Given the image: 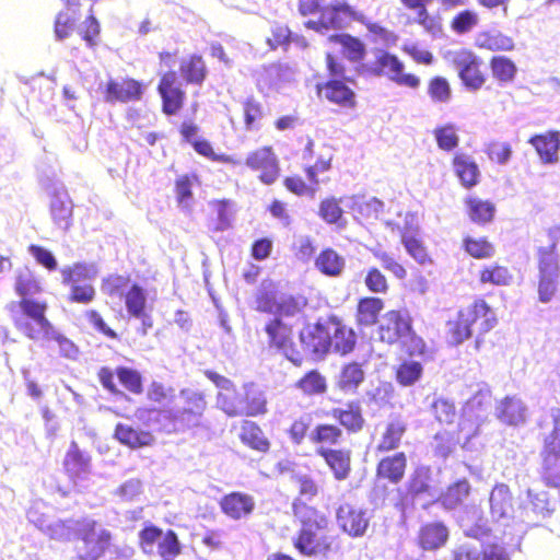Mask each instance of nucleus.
<instances>
[{
	"label": "nucleus",
	"mask_w": 560,
	"mask_h": 560,
	"mask_svg": "<svg viewBox=\"0 0 560 560\" xmlns=\"http://www.w3.org/2000/svg\"><path fill=\"white\" fill-rule=\"evenodd\" d=\"M13 288L15 294L20 298L19 301L9 305L15 329L32 340H65L63 337L56 332L54 325L46 315L48 310L47 302L32 299L33 295L43 292V287L30 268H24L16 272Z\"/></svg>",
	"instance_id": "nucleus-1"
},
{
	"label": "nucleus",
	"mask_w": 560,
	"mask_h": 560,
	"mask_svg": "<svg viewBox=\"0 0 560 560\" xmlns=\"http://www.w3.org/2000/svg\"><path fill=\"white\" fill-rule=\"evenodd\" d=\"M292 511L299 529L292 537L293 548L302 557H328L338 550L329 517L317 508L295 500Z\"/></svg>",
	"instance_id": "nucleus-2"
},
{
	"label": "nucleus",
	"mask_w": 560,
	"mask_h": 560,
	"mask_svg": "<svg viewBox=\"0 0 560 560\" xmlns=\"http://www.w3.org/2000/svg\"><path fill=\"white\" fill-rule=\"evenodd\" d=\"M183 406L177 410L170 408H148V413H155L159 430L166 434H178L205 427L203 416L208 408L206 396L199 392L182 390Z\"/></svg>",
	"instance_id": "nucleus-3"
},
{
	"label": "nucleus",
	"mask_w": 560,
	"mask_h": 560,
	"mask_svg": "<svg viewBox=\"0 0 560 560\" xmlns=\"http://www.w3.org/2000/svg\"><path fill=\"white\" fill-rule=\"evenodd\" d=\"M298 12L302 16L317 14L316 19L307 20L304 26L318 34L343 30L351 21L362 22L363 19V15L345 0H335L328 4L322 0H299Z\"/></svg>",
	"instance_id": "nucleus-4"
},
{
	"label": "nucleus",
	"mask_w": 560,
	"mask_h": 560,
	"mask_svg": "<svg viewBox=\"0 0 560 560\" xmlns=\"http://www.w3.org/2000/svg\"><path fill=\"white\" fill-rule=\"evenodd\" d=\"M325 67L328 74L326 81L315 85L319 98L342 110H354L358 107V95L353 89L355 80L346 77V66L335 51H326Z\"/></svg>",
	"instance_id": "nucleus-5"
},
{
	"label": "nucleus",
	"mask_w": 560,
	"mask_h": 560,
	"mask_svg": "<svg viewBox=\"0 0 560 560\" xmlns=\"http://www.w3.org/2000/svg\"><path fill=\"white\" fill-rule=\"evenodd\" d=\"M378 340L385 345H399L409 357L427 352L424 340L413 329V320L407 310H389L377 325Z\"/></svg>",
	"instance_id": "nucleus-6"
},
{
	"label": "nucleus",
	"mask_w": 560,
	"mask_h": 560,
	"mask_svg": "<svg viewBox=\"0 0 560 560\" xmlns=\"http://www.w3.org/2000/svg\"><path fill=\"white\" fill-rule=\"evenodd\" d=\"M405 66L399 58L387 50H377L373 62L362 65L360 72L371 77H388L400 86L416 90L420 86L421 80L413 73H405Z\"/></svg>",
	"instance_id": "nucleus-7"
},
{
	"label": "nucleus",
	"mask_w": 560,
	"mask_h": 560,
	"mask_svg": "<svg viewBox=\"0 0 560 560\" xmlns=\"http://www.w3.org/2000/svg\"><path fill=\"white\" fill-rule=\"evenodd\" d=\"M177 130L182 141L189 144L198 155L224 165L237 166L240 164V160L235 155L215 152L213 144L208 139L198 137L200 127L194 119H184Z\"/></svg>",
	"instance_id": "nucleus-8"
},
{
	"label": "nucleus",
	"mask_w": 560,
	"mask_h": 560,
	"mask_svg": "<svg viewBox=\"0 0 560 560\" xmlns=\"http://www.w3.org/2000/svg\"><path fill=\"white\" fill-rule=\"evenodd\" d=\"M552 431L541 451L542 479L548 487H560V411L552 416Z\"/></svg>",
	"instance_id": "nucleus-9"
},
{
	"label": "nucleus",
	"mask_w": 560,
	"mask_h": 560,
	"mask_svg": "<svg viewBox=\"0 0 560 560\" xmlns=\"http://www.w3.org/2000/svg\"><path fill=\"white\" fill-rule=\"evenodd\" d=\"M156 92L161 101V110L165 116H176L184 109L187 94L176 71L167 70L160 74Z\"/></svg>",
	"instance_id": "nucleus-10"
},
{
	"label": "nucleus",
	"mask_w": 560,
	"mask_h": 560,
	"mask_svg": "<svg viewBox=\"0 0 560 560\" xmlns=\"http://www.w3.org/2000/svg\"><path fill=\"white\" fill-rule=\"evenodd\" d=\"M115 376L118 378L120 385L133 395H140L143 392V380L140 372L129 366H117L113 371L108 366H102L97 371V380L102 387L112 395H122L118 388Z\"/></svg>",
	"instance_id": "nucleus-11"
},
{
	"label": "nucleus",
	"mask_w": 560,
	"mask_h": 560,
	"mask_svg": "<svg viewBox=\"0 0 560 560\" xmlns=\"http://www.w3.org/2000/svg\"><path fill=\"white\" fill-rule=\"evenodd\" d=\"M138 537L139 546L144 553L151 555L158 541V552L162 558L177 557L182 552L177 534L173 529H168L163 534L160 527L147 524L139 532Z\"/></svg>",
	"instance_id": "nucleus-12"
},
{
	"label": "nucleus",
	"mask_w": 560,
	"mask_h": 560,
	"mask_svg": "<svg viewBox=\"0 0 560 560\" xmlns=\"http://www.w3.org/2000/svg\"><path fill=\"white\" fill-rule=\"evenodd\" d=\"M452 63L457 70L463 85L472 92L479 91L487 82L481 59L470 49L453 52Z\"/></svg>",
	"instance_id": "nucleus-13"
},
{
	"label": "nucleus",
	"mask_w": 560,
	"mask_h": 560,
	"mask_svg": "<svg viewBox=\"0 0 560 560\" xmlns=\"http://www.w3.org/2000/svg\"><path fill=\"white\" fill-rule=\"evenodd\" d=\"M97 522L92 518H81L75 522V535L84 545V552L102 558L112 546L113 536L107 529L97 530Z\"/></svg>",
	"instance_id": "nucleus-14"
},
{
	"label": "nucleus",
	"mask_w": 560,
	"mask_h": 560,
	"mask_svg": "<svg viewBox=\"0 0 560 560\" xmlns=\"http://www.w3.org/2000/svg\"><path fill=\"white\" fill-rule=\"evenodd\" d=\"M471 330L477 329L475 348L479 350L483 342L482 335L489 332L497 325L495 313L485 299H475L470 304L459 310Z\"/></svg>",
	"instance_id": "nucleus-15"
},
{
	"label": "nucleus",
	"mask_w": 560,
	"mask_h": 560,
	"mask_svg": "<svg viewBox=\"0 0 560 560\" xmlns=\"http://www.w3.org/2000/svg\"><path fill=\"white\" fill-rule=\"evenodd\" d=\"M245 165L258 173V178L265 185H272L280 176V164L271 145L252 150L245 158Z\"/></svg>",
	"instance_id": "nucleus-16"
},
{
	"label": "nucleus",
	"mask_w": 560,
	"mask_h": 560,
	"mask_svg": "<svg viewBox=\"0 0 560 560\" xmlns=\"http://www.w3.org/2000/svg\"><path fill=\"white\" fill-rule=\"evenodd\" d=\"M264 329L268 336L270 348L282 352L293 363H300L301 360L294 347V335L291 325L285 324L279 317H273L266 323Z\"/></svg>",
	"instance_id": "nucleus-17"
},
{
	"label": "nucleus",
	"mask_w": 560,
	"mask_h": 560,
	"mask_svg": "<svg viewBox=\"0 0 560 560\" xmlns=\"http://www.w3.org/2000/svg\"><path fill=\"white\" fill-rule=\"evenodd\" d=\"M330 315L318 318L315 324L305 327L300 332L303 348L311 354L322 358L331 349Z\"/></svg>",
	"instance_id": "nucleus-18"
},
{
	"label": "nucleus",
	"mask_w": 560,
	"mask_h": 560,
	"mask_svg": "<svg viewBox=\"0 0 560 560\" xmlns=\"http://www.w3.org/2000/svg\"><path fill=\"white\" fill-rule=\"evenodd\" d=\"M408 457L405 452L386 454L375 466V480L385 485H399L406 477Z\"/></svg>",
	"instance_id": "nucleus-19"
},
{
	"label": "nucleus",
	"mask_w": 560,
	"mask_h": 560,
	"mask_svg": "<svg viewBox=\"0 0 560 560\" xmlns=\"http://www.w3.org/2000/svg\"><path fill=\"white\" fill-rule=\"evenodd\" d=\"M107 103H129L139 101L143 95V84L133 78L109 79L103 90Z\"/></svg>",
	"instance_id": "nucleus-20"
},
{
	"label": "nucleus",
	"mask_w": 560,
	"mask_h": 560,
	"mask_svg": "<svg viewBox=\"0 0 560 560\" xmlns=\"http://www.w3.org/2000/svg\"><path fill=\"white\" fill-rule=\"evenodd\" d=\"M336 520L340 529L351 537H362L369 527L365 510L351 503H342L336 510Z\"/></svg>",
	"instance_id": "nucleus-21"
},
{
	"label": "nucleus",
	"mask_w": 560,
	"mask_h": 560,
	"mask_svg": "<svg viewBox=\"0 0 560 560\" xmlns=\"http://www.w3.org/2000/svg\"><path fill=\"white\" fill-rule=\"evenodd\" d=\"M219 508L228 518L241 521L254 513L256 501L252 494L232 491L221 497Z\"/></svg>",
	"instance_id": "nucleus-22"
},
{
	"label": "nucleus",
	"mask_w": 560,
	"mask_h": 560,
	"mask_svg": "<svg viewBox=\"0 0 560 560\" xmlns=\"http://www.w3.org/2000/svg\"><path fill=\"white\" fill-rule=\"evenodd\" d=\"M407 430L408 424L401 416L398 415L389 418L380 432L375 452L387 454L397 451L402 444Z\"/></svg>",
	"instance_id": "nucleus-23"
},
{
	"label": "nucleus",
	"mask_w": 560,
	"mask_h": 560,
	"mask_svg": "<svg viewBox=\"0 0 560 560\" xmlns=\"http://www.w3.org/2000/svg\"><path fill=\"white\" fill-rule=\"evenodd\" d=\"M330 416L337 421V425L348 434L360 433L366 423L363 409L358 400H349L345 407L332 408Z\"/></svg>",
	"instance_id": "nucleus-24"
},
{
	"label": "nucleus",
	"mask_w": 560,
	"mask_h": 560,
	"mask_svg": "<svg viewBox=\"0 0 560 560\" xmlns=\"http://www.w3.org/2000/svg\"><path fill=\"white\" fill-rule=\"evenodd\" d=\"M337 481L347 480L352 472V452L349 448L316 450Z\"/></svg>",
	"instance_id": "nucleus-25"
},
{
	"label": "nucleus",
	"mask_w": 560,
	"mask_h": 560,
	"mask_svg": "<svg viewBox=\"0 0 560 560\" xmlns=\"http://www.w3.org/2000/svg\"><path fill=\"white\" fill-rule=\"evenodd\" d=\"M384 308L385 302L378 296L366 295L358 299L353 315L357 327L363 329L377 325Z\"/></svg>",
	"instance_id": "nucleus-26"
},
{
	"label": "nucleus",
	"mask_w": 560,
	"mask_h": 560,
	"mask_svg": "<svg viewBox=\"0 0 560 560\" xmlns=\"http://www.w3.org/2000/svg\"><path fill=\"white\" fill-rule=\"evenodd\" d=\"M178 71L187 85L202 86L209 77L206 59L200 54H190L183 58Z\"/></svg>",
	"instance_id": "nucleus-27"
},
{
	"label": "nucleus",
	"mask_w": 560,
	"mask_h": 560,
	"mask_svg": "<svg viewBox=\"0 0 560 560\" xmlns=\"http://www.w3.org/2000/svg\"><path fill=\"white\" fill-rule=\"evenodd\" d=\"M327 42L340 47V56L351 63H361L366 56V46L359 37L350 33H334Z\"/></svg>",
	"instance_id": "nucleus-28"
},
{
	"label": "nucleus",
	"mask_w": 560,
	"mask_h": 560,
	"mask_svg": "<svg viewBox=\"0 0 560 560\" xmlns=\"http://www.w3.org/2000/svg\"><path fill=\"white\" fill-rule=\"evenodd\" d=\"M114 438L131 450L152 446L155 442L154 434L150 430L135 428L127 423H117L114 429Z\"/></svg>",
	"instance_id": "nucleus-29"
},
{
	"label": "nucleus",
	"mask_w": 560,
	"mask_h": 560,
	"mask_svg": "<svg viewBox=\"0 0 560 560\" xmlns=\"http://www.w3.org/2000/svg\"><path fill=\"white\" fill-rule=\"evenodd\" d=\"M450 537L446 525L442 522H430L420 526L417 545L424 551H434L443 547Z\"/></svg>",
	"instance_id": "nucleus-30"
},
{
	"label": "nucleus",
	"mask_w": 560,
	"mask_h": 560,
	"mask_svg": "<svg viewBox=\"0 0 560 560\" xmlns=\"http://www.w3.org/2000/svg\"><path fill=\"white\" fill-rule=\"evenodd\" d=\"M540 161L544 164H553L559 160L558 151L560 148V132L548 130L544 133L534 135L528 139Z\"/></svg>",
	"instance_id": "nucleus-31"
},
{
	"label": "nucleus",
	"mask_w": 560,
	"mask_h": 560,
	"mask_svg": "<svg viewBox=\"0 0 560 560\" xmlns=\"http://www.w3.org/2000/svg\"><path fill=\"white\" fill-rule=\"evenodd\" d=\"M331 348L341 355L352 352L357 345L354 330L347 326L338 316L330 315Z\"/></svg>",
	"instance_id": "nucleus-32"
},
{
	"label": "nucleus",
	"mask_w": 560,
	"mask_h": 560,
	"mask_svg": "<svg viewBox=\"0 0 560 560\" xmlns=\"http://www.w3.org/2000/svg\"><path fill=\"white\" fill-rule=\"evenodd\" d=\"M343 440V431L335 423H317L308 434V441L316 450H334Z\"/></svg>",
	"instance_id": "nucleus-33"
},
{
	"label": "nucleus",
	"mask_w": 560,
	"mask_h": 560,
	"mask_svg": "<svg viewBox=\"0 0 560 560\" xmlns=\"http://www.w3.org/2000/svg\"><path fill=\"white\" fill-rule=\"evenodd\" d=\"M452 167L463 187L471 189L479 184V166L470 155L456 153L452 159Z\"/></svg>",
	"instance_id": "nucleus-34"
},
{
	"label": "nucleus",
	"mask_w": 560,
	"mask_h": 560,
	"mask_svg": "<svg viewBox=\"0 0 560 560\" xmlns=\"http://www.w3.org/2000/svg\"><path fill=\"white\" fill-rule=\"evenodd\" d=\"M365 381L363 365L357 361L343 364L336 380V387L343 394L354 395Z\"/></svg>",
	"instance_id": "nucleus-35"
},
{
	"label": "nucleus",
	"mask_w": 560,
	"mask_h": 560,
	"mask_svg": "<svg viewBox=\"0 0 560 560\" xmlns=\"http://www.w3.org/2000/svg\"><path fill=\"white\" fill-rule=\"evenodd\" d=\"M314 265L322 275L338 278L346 269V259L334 248L326 247L316 256Z\"/></svg>",
	"instance_id": "nucleus-36"
},
{
	"label": "nucleus",
	"mask_w": 560,
	"mask_h": 560,
	"mask_svg": "<svg viewBox=\"0 0 560 560\" xmlns=\"http://www.w3.org/2000/svg\"><path fill=\"white\" fill-rule=\"evenodd\" d=\"M238 438L244 445L256 452L267 453L270 450V441L254 421H242Z\"/></svg>",
	"instance_id": "nucleus-37"
},
{
	"label": "nucleus",
	"mask_w": 560,
	"mask_h": 560,
	"mask_svg": "<svg viewBox=\"0 0 560 560\" xmlns=\"http://www.w3.org/2000/svg\"><path fill=\"white\" fill-rule=\"evenodd\" d=\"M464 202L467 215L474 223L486 225L493 221L495 205L492 201L482 200L476 196H468Z\"/></svg>",
	"instance_id": "nucleus-38"
},
{
	"label": "nucleus",
	"mask_w": 560,
	"mask_h": 560,
	"mask_svg": "<svg viewBox=\"0 0 560 560\" xmlns=\"http://www.w3.org/2000/svg\"><path fill=\"white\" fill-rule=\"evenodd\" d=\"M513 279L511 269L499 262L485 265L478 272V280L483 285L509 287Z\"/></svg>",
	"instance_id": "nucleus-39"
},
{
	"label": "nucleus",
	"mask_w": 560,
	"mask_h": 560,
	"mask_svg": "<svg viewBox=\"0 0 560 560\" xmlns=\"http://www.w3.org/2000/svg\"><path fill=\"white\" fill-rule=\"evenodd\" d=\"M470 483L467 479H460L451 483L439 497V502L447 510H454L467 500L470 494Z\"/></svg>",
	"instance_id": "nucleus-40"
},
{
	"label": "nucleus",
	"mask_w": 560,
	"mask_h": 560,
	"mask_svg": "<svg viewBox=\"0 0 560 560\" xmlns=\"http://www.w3.org/2000/svg\"><path fill=\"white\" fill-rule=\"evenodd\" d=\"M557 238L552 237L548 246H540L537 249V262L539 275L559 276L560 262L557 252Z\"/></svg>",
	"instance_id": "nucleus-41"
},
{
	"label": "nucleus",
	"mask_w": 560,
	"mask_h": 560,
	"mask_svg": "<svg viewBox=\"0 0 560 560\" xmlns=\"http://www.w3.org/2000/svg\"><path fill=\"white\" fill-rule=\"evenodd\" d=\"M431 471L429 467L416 468L406 485V497L415 500L431 493Z\"/></svg>",
	"instance_id": "nucleus-42"
},
{
	"label": "nucleus",
	"mask_w": 560,
	"mask_h": 560,
	"mask_svg": "<svg viewBox=\"0 0 560 560\" xmlns=\"http://www.w3.org/2000/svg\"><path fill=\"white\" fill-rule=\"evenodd\" d=\"M476 46L490 51H512L515 48L513 38L498 31L480 33Z\"/></svg>",
	"instance_id": "nucleus-43"
},
{
	"label": "nucleus",
	"mask_w": 560,
	"mask_h": 560,
	"mask_svg": "<svg viewBox=\"0 0 560 560\" xmlns=\"http://www.w3.org/2000/svg\"><path fill=\"white\" fill-rule=\"evenodd\" d=\"M63 467L70 478L74 479L89 471L90 457L84 455L72 441L63 459Z\"/></svg>",
	"instance_id": "nucleus-44"
},
{
	"label": "nucleus",
	"mask_w": 560,
	"mask_h": 560,
	"mask_svg": "<svg viewBox=\"0 0 560 560\" xmlns=\"http://www.w3.org/2000/svg\"><path fill=\"white\" fill-rule=\"evenodd\" d=\"M472 330L470 329L467 320L458 311L454 318L446 322L445 338L448 345L458 346L470 339Z\"/></svg>",
	"instance_id": "nucleus-45"
},
{
	"label": "nucleus",
	"mask_w": 560,
	"mask_h": 560,
	"mask_svg": "<svg viewBox=\"0 0 560 560\" xmlns=\"http://www.w3.org/2000/svg\"><path fill=\"white\" fill-rule=\"evenodd\" d=\"M489 67L494 80L500 84H508L515 80L517 67L515 62L506 56H493L490 58Z\"/></svg>",
	"instance_id": "nucleus-46"
},
{
	"label": "nucleus",
	"mask_w": 560,
	"mask_h": 560,
	"mask_svg": "<svg viewBox=\"0 0 560 560\" xmlns=\"http://www.w3.org/2000/svg\"><path fill=\"white\" fill-rule=\"evenodd\" d=\"M498 418L505 424L518 425L525 421V407L521 400L505 397L500 402Z\"/></svg>",
	"instance_id": "nucleus-47"
},
{
	"label": "nucleus",
	"mask_w": 560,
	"mask_h": 560,
	"mask_svg": "<svg viewBox=\"0 0 560 560\" xmlns=\"http://www.w3.org/2000/svg\"><path fill=\"white\" fill-rule=\"evenodd\" d=\"M230 201L226 199H218L210 202L211 215L209 224L214 232H222L231 225Z\"/></svg>",
	"instance_id": "nucleus-48"
},
{
	"label": "nucleus",
	"mask_w": 560,
	"mask_h": 560,
	"mask_svg": "<svg viewBox=\"0 0 560 560\" xmlns=\"http://www.w3.org/2000/svg\"><path fill=\"white\" fill-rule=\"evenodd\" d=\"M304 395H323L327 392V381L317 370L306 372L294 385Z\"/></svg>",
	"instance_id": "nucleus-49"
},
{
	"label": "nucleus",
	"mask_w": 560,
	"mask_h": 560,
	"mask_svg": "<svg viewBox=\"0 0 560 560\" xmlns=\"http://www.w3.org/2000/svg\"><path fill=\"white\" fill-rule=\"evenodd\" d=\"M480 23L479 14L471 9L458 11L450 21V28L456 35H465L472 32Z\"/></svg>",
	"instance_id": "nucleus-50"
},
{
	"label": "nucleus",
	"mask_w": 560,
	"mask_h": 560,
	"mask_svg": "<svg viewBox=\"0 0 560 560\" xmlns=\"http://www.w3.org/2000/svg\"><path fill=\"white\" fill-rule=\"evenodd\" d=\"M242 109L245 131L258 130L265 116L262 104L254 97H247L242 104Z\"/></svg>",
	"instance_id": "nucleus-51"
},
{
	"label": "nucleus",
	"mask_w": 560,
	"mask_h": 560,
	"mask_svg": "<svg viewBox=\"0 0 560 560\" xmlns=\"http://www.w3.org/2000/svg\"><path fill=\"white\" fill-rule=\"evenodd\" d=\"M372 256L381 262L383 268L389 271L396 279L405 280L407 278V269L392 254L386 252L381 245L370 248Z\"/></svg>",
	"instance_id": "nucleus-52"
},
{
	"label": "nucleus",
	"mask_w": 560,
	"mask_h": 560,
	"mask_svg": "<svg viewBox=\"0 0 560 560\" xmlns=\"http://www.w3.org/2000/svg\"><path fill=\"white\" fill-rule=\"evenodd\" d=\"M197 174H183L175 178L174 192L176 202L182 208H188L194 198L192 186L198 183Z\"/></svg>",
	"instance_id": "nucleus-53"
},
{
	"label": "nucleus",
	"mask_w": 560,
	"mask_h": 560,
	"mask_svg": "<svg viewBox=\"0 0 560 560\" xmlns=\"http://www.w3.org/2000/svg\"><path fill=\"white\" fill-rule=\"evenodd\" d=\"M463 248L468 255L476 259H488L491 258L495 253L493 244L489 242L485 236H465L463 238Z\"/></svg>",
	"instance_id": "nucleus-54"
},
{
	"label": "nucleus",
	"mask_w": 560,
	"mask_h": 560,
	"mask_svg": "<svg viewBox=\"0 0 560 560\" xmlns=\"http://www.w3.org/2000/svg\"><path fill=\"white\" fill-rule=\"evenodd\" d=\"M125 305L130 317L141 316L147 311V294L143 288L133 283L125 293Z\"/></svg>",
	"instance_id": "nucleus-55"
},
{
	"label": "nucleus",
	"mask_w": 560,
	"mask_h": 560,
	"mask_svg": "<svg viewBox=\"0 0 560 560\" xmlns=\"http://www.w3.org/2000/svg\"><path fill=\"white\" fill-rule=\"evenodd\" d=\"M318 217L328 224L341 225L343 220V210L340 206V199L336 197H326L318 205Z\"/></svg>",
	"instance_id": "nucleus-56"
},
{
	"label": "nucleus",
	"mask_w": 560,
	"mask_h": 560,
	"mask_svg": "<svg viewBox=\"0 0 560 560\" xmlns=\"http://www.w3.org/2000/svg\"><path fill=\"white\" fill-rule=\"evenodd\" d=\"M427 92L433 103L445 104L452 98L451 84L441 75H435L428 81Z\"/></svg>",
	"instance_id": "nucleus-57"
},
{
	"label": "nucleus",
	"mask_w": 560,
	"mask_h": 560,
	"mask_svg": "<svg viewBox=\"0 0 560 560\" xmlns=\"http://www.w3.org/2000/svg\"><path fill=\"white\" fill-rule=\"evenodd\" d=\"M307 305V300L301 295H287L279 300L276 317H294L302 314Z\"/></svg>",
	"instance_id": "nucleus-58"
},
{
	"label": "nucleus",
	"mask_w": 560,
	"mask_h": 560,
	"mask_svg": "<svg viewBox=\"0 0 560 560\" xmlns=\"http://www.w3.org/2000/svg\"><path fill=\"white\" fill-rule=\"evenodd\" d=\"M439 149L450 152L458 147L459 137L457 135V128L453 124H445L438 126L433 130Z\"/></svg>",
	"instance_id": "nucleus-59"
},
{
	"label": "nucleus",
	"mask_w": 560,
	"mask_h": 560,
	"mask_svg": "<svg viewBox=\"0 0 560 560\" xmlns=\"http://www.w3.org/2000/svg\"><path fill=\"white\" fill-rule=\"evenodd\" d=\"M431 411L436 421L442 424H451L456 418V406L455 402L445 397H436L433 399Z\"/></svg>",
	"instance_id": "nucleus-60"
},
{
	"label": "nucleus",
	"mask_w": 560,
	"mask_h": 560,
	"mask_svg": "<svg viewBox=\"0 0 560 560\" xmlns=\"http://www.w3.org/2000/svg\"><path fill=\"white\" fill-rule=\"evenodd\" d=\"M363 282L371 293L386 294L389 291V281L386 275L376 266L366 269Z\"/></svg>",
	"instance_id": "nucleus-61"
},
{
	"label": "nucleus",
	"mask_w": 560,
	"mask_h": 560,
	"mask_svg": "<svg viewBox=\"0 0 560 560\" xmlns=\"http://www.w3.org/2000/svg\"><path fill=\"white\" fill-rule=\"evenodd\" d=\"M423 368L420 362L404 361L395 372L396 381L402 386H411L420 380Z\"/></svg>",
	"instance_id": "nucleus-62"
},
{
	"label": "nucleus",
	"mask_w": 560,
	"mask_h": 560,
	"mask_svg": "<svg viewBox=\"0 0 560 560\" xmlns=\"http://www.w3.org/2000/svg\"><path fill=\"white\" fill-rule=\"evenodd\" d=\"M79 36L90 49H95L100 42L101 25L93 13L89 14L78 31Z\"/></svg>",
	"instance_id": "nucleus-63"
},
{
	"label": "nucleus",
	"mask_w": 560,
	"mask_h": 560,
	"mask_svg": "<svg viewBox=\"0 0 560 560\" xmlns=\"http://www.w3.org/2000/svg\"><path fill=\"white\" fill-rule=\"evenodd\" d=\"M400 241L405 246L408 254L415 258L419 264L424 265L431 261L428 250L420 238L409 232H404Z\"/></svg>",
	"instance_id": "nucleus-64"
}]
</instances>
